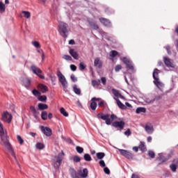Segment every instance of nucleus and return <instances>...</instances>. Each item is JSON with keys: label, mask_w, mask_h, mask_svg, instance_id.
Here are the masks:
<instances>
[{"label": "nucleus", "mask_w": 178, "mask_h": 178, "mask_svg": "<svg viewBox=\"0 0 178 178\" xmlns=\"http://www.w3.org/2000/svg\"><path fill=\"white\" fill-rule=\"evenodd\" d=\"M69 172L72 178H80L79 177V172H76L74 168H70Z\"/></svg>", "instance_id": "obj_18"}, {"label": "nucleus", "mask_w": 178, "mask_h": 178, "mask_svg": "<svg viewBox=\"0 0 178 178\" xmlns=\"http://www.w3.org/2000/svg\"><path fill=\"white\" fill-rule=\"evenodd\" d=\"M38 88L41 91L42 94H45L48 91V87L44 84L40 83L38 86Z\"/></svg>", "instance_id": "obj_23"}, {"label": "nucleus", "mask_w": 178, "mask_h": 178, "mask_svg": "<svg viewBox=\"0 0 178 178\" xmlns=\"http://www.w3.org/2000/svg\"><path fill=\"white\" fill-rule=\"evenodd\" d=\"M124 124H126V123L124 121H115L112 123L111 126L115 127V129L123 130V129H124Z\"/></svg>", "instance_id": "obj_9"}, {"label": "nucleus", "mask_w": 178, "mask_h": 178, "mask_svg": "<svg viewBox=\"0 0 178 178\" xmlns=\"http://www.w3.org/2000/svg\"><path fill=\"white\" fill-rule=\"evenodd\" d=\"M103 63L99 57H97L94 60V66L97 69H102Z\"/></svg>", "instance_id": "obj_14"}, {"label": "nucleus", "mask_w": 178, "mask_h": 178, "mask_svg": "<svg viewBox=\"0 0 178 178\" xmlns=\"http://www.w3.org/2000/svg\"><path fill=\"white\" fill-rule=\"evenodd\" d=\"M114 99L116 101L117 105L120 109H122V111H126V109H127V107L124 106L119 99L114 97Z\"/></svg>", "instance_id": "obj_20"}, {"label": "nucleus", "mask_w": 178, "mask_h": 178, "mask_svg": "<svg viewBox=\"0 0 178 178\" xmlns=\"http://www.w3.org/2000/svg\"><path fill=\"white\" fill-rule=\"evenodd\" d=\"M5 10H6V7L5 6V3L3 2L0 1V13H4Z\"/></svg>", "instance_id": "obj_34"}, {"label": "nucleus", "mask_w": 178, "mask_h": 178, "mask_svg": "<svg viewBox=\"0 0 178 178\" xmlns=\"http://www.w3.org/2000/svg\"><path fill=\"white\" fill-rule=\"evenodd\" d=\"M121 70H122V65H117L115 68V72H119Z\"/></svg>", "instance_id": "obj_61"}, {"label": "nucleus", "mask_w": 178, "mask_h": 178, "mask_svg": "<svg viewBox=\"0 0 178 178\" xmlns=\"http://www.w3.org/2000/svg\"><path fill=\"white\" fill-rule=\"evenodd\" d=\"M32 44L35 48H40V43L38 42L34 41Z\"/></svg>", "instance_id": "obj_58"}, {"label": "nucleus", "mask_w": 178, "mask_h": 178, "mask_svg": "<svg viewBox=\"0 0 178 178\" xmlns=\"http://www.w3.org/2000/svg\"><path fill=\"white\" fill-rule=\"evenodd\" d=\"M70 69L72 72H76L77 70V67L73 64L70 65Z\"/></svg>", "instance_id": "obj_60"}, {"label": "nucleus", "mask_w": 178, "mask_h": 178, "mask_svg": "<svg viewBox=\"0 0 178 178\" xmlns=\"http://www.w3.org/2000/svg\"><path fill=\"white\" fill-rule=\"evenodd\" d=\"M40 129H41V131L47 137H51V136H52V129H51V128L48 127L41 126Z\"/></svg>", "instance_id": "obj_8"}, {"label": "nucleus", "mask_w": 178, "mask_h": 178, "mask_svg": "<svg viewBox=\"0 0 178 178\" xmlns=\"http://www.w3.org/2000/svg\"><path fill=\"white\" fill-rule=\"evenodd\" d=\"M60 112L61 115H63L65 118H67V116H69V113H67V111H66V110L63 107H61L60 108Z\"/></svg>", "instance_id": "obj_33"}, {"label": "nucleus", "mask_w": 178, "mask_h": 178, "mask_svg": "<svg viewBox=\"0 0 178 178\" xmlns=\"http://www.w3.org/2000/svg\"><path fill=\"white\" fill-rule=\"evenodd\" d=\"M32 94L35 96V97H39V95H41V93L40 92V91L37 90L36 89H33L32 90Z\"/></svg>", "instance_id": "obj_47"}, {"label": "nucleus", "mask_w": 178, "mask_h": 178, "mask_svg": "<svg viewBox=\"0 0 178 178\" xmlns=\"http://www.w3.org/2000/svg\"><path fill=\"white\" fill-rule=\"evenodd\" d=\"M38 101H40V102H47V95H39L38 97Z\"/></svg>", "instance_id": "obj_35"}, {"label": "nucleus", "mask_w": 178, "mask_h": 178, "mask_svg": "<svg viewBox=\"0 0 178 178\" xmlns=\"http://www.w3.org/2000/svg\"><path fill=\"white\" fill-rule=\"evenodd\" d=\"M99 83H102L103 86H106V77L102 76L101 79H98Z\"/></svg>", "instance_id": "obj_45"}, {"label": "nucleus", "mask_w": 178, "mask_h": 178, "mask_svg": "<svg viewBox=\"0 0 178 178\" xmlns=\"http://www.w3.org/2000/svg\"><path fill=\"white\" fill-rule=\"evenodd\" d=\"M56 76L57 77H58V81L59 83H60L63 88V91H65V92H67L68 84L67 80H66V77H65V75H63V74H62V72L60 70L57 71Z\"/></svg>", "instance_id": "obj_3"}, {"label": "nucleus", "mask_w": 178, "mask_h": 178, "mask_svg": "<svg viewBox=\"0 0 178 178\" xmlns=\"http://www.w3.org/2000/svg\"><path fill=\"white\" fill-rule=\"evenodd\" d=\"M158 72H159V70L157 68H155L152 74L153 79L155 80V81L159 80Z\"/></svg>", "instance_id": "obj_28"}, {"label": "nucleus", "mask_w": 178, "mask_h": 178, "mask_svg": "<svg viewBox=\"0 0 178 178\" xmlns=\"http://www.w3.org/2000/svg\"><path fill=\"white\" fill-rule=\"evenodd\" d=\"M110 116L111 115L108 113L104 115L103 113H100L97 115V119H102V120H104L107 126L112 124V120L109 119Z\"/></svg>", "instance_id": "obj_5"}, {"label": "nucleus", "mask_w": 178, "mask_h": 178, "mask_svg": "<svg viewBox=\"0 0 178 178\" xmlns=\"http://www.w3.org/2000/svg\"><path fill=\"white\" fill-rule=\"evenodd\" d=\"M145 130L147 134H152V133H154V127L152 125H145Z\"/></svg>", "instance_id": "obj_25"}, {"label": "nucleus", "mask_w": 178, "mask_h": 178, "mask_svg": "<svg viewBox=\"0 0 178 178\" xmlns=\"http://www.w3.org/2000/svg\"><path fill=\"white\" fill-rule=\"evenodd\" d=\"M170 168L171 169L172 172H176L177 170V165L176 164H174L173 163L170 165Z\"/></svg>", "instance_id": "obj_42"}, {"label": "nucleus", "mask_w": 178, "mask_h": 178, "mask_svg": "<svg viewBox=\"0 0 178 178\" xmlns=\"http://www.w3.org/2000/svg\"><path fill=\"white\" fill-rule=\"evenodd\" d=\"M147 112V108L145 107H138L136 110V113L139 114V113H145Z\"/></svg>", "instance_id": "obj_27"}, {"label": "nucleus", "mask_w": 178, "mask_h": 178, "mask_svg": "<svg viewBox=\"0 0 178 178\" xmlns=\"http://www.w3.org/2000/svg\"><path fill=\"white\" fill-rule=\"evenodd\" d=\"M122 62L123 63H124V65H126L127 70H130L131 73H136V67H134V63H133V61H131L130 58L123 57Z\"/></svg>", "instance_id": "obj_4"}, {"label": "nucleus", "mask_w": 178, "mask_h": 178, "mask_svg": "<svg viewBox=\"0 0 178 178\" xmlns=\"http://www.w3.org/2000/svg\"><path fill=\"white\" fill-rule=\"evenodd\" d=\"M55 159H56L54 162V168L55 169H59L60 168V165L62 163V161H63V159L62 156H60V154H58L57 156H55Z\"/></svg>", "instance_id": "obj_10"}, {"label": "nucleus", "mask_w": 178, "mask_h": 178, "mask_svg": "<svg viewBox=\"0 0 178 178\" xmlns=\"http://www.w3.org/2000/svg\"><path fill=\"white\" fill-rule=\"evenodd\" d=\"M83 159L86 161V162H91V161H92V158H91V155L89 154H85L83 155Z\"/></svg>", "instance_id": "obj_32"}, {"label": "nucleus", "mask_w": 178, "mask_h": 178, "mask_svg": "<svg viewBox=\"0 0 178 178\" xmlns=\"http://www.w3.org/2000/svg\"><path fill=\"white\" fill-rule=\"evenodd\" d=\"M2 119L6 123H10L12 122V114L9 113V112H5L2 114Z\"/></svg>", "instance_id": "obj_12"}, {"label": "nucleus", "mask_w": 178, "mask_h": 178, "mask_svg": "<svg viewBox=\"0 0 178 178\" xmlns=\"http://www.w3.org/2000/svg\"><path fill=\"white\" fill-rule=\"evenodd\" d=\"M154 84L160 90V91H163V87H165V84L159 81V80L154 81Z\"/></svg>", "instance_id": "obj_21"}, {"label": "nucleus", "mask_w": 178, "mask_h": 178, "mask_svg": "<svg viewBox=\"0 0 178 178\" xmlns=\"http://www.w3.org/2000/svg\"><path fill=\"white\" fill-rule=\"evenodd\" d=\"M21 81L23 83L24 87L29 90L30 84H31V81L29 78H20Z\"/></svg>", "instance_id": "obj_16"}, {"label": "nucleus", "mask_w": 178, "mask_h": 178, "mask_svg": "<svg viewBox=\"0 0 178 178\" xmlns=\"http://www.w3.org/2000/svg\"><path fill=\"white\" fill-rule=\"evenodd\" d=\"M99 165L102 167V168H105V166H106V165L105 164V161L104 160H101L99 162Z\"/></svg>", "instance_id": "obj_59"}, {"label": "nucleus", "mask_w": 178, "mask_h": 178, "mask_svg": "<svg viewBox=\"0 0 178 178\" xmlns=\"http://www.w3.org/2000/svg\"><path fill=\"white\" fill-rule=\"evenodd\" d=\"M159 161H160V162H166L168 161V159H166V157H165V156H162L161 154H159Z\"/></svg>", "instance_id": "obj_39"}, {"label": "nucleus", "mask_w": 178, "mask_h": 178, "mask_svg": "<svg viewBox=\"0 0 178 178\" xmlns=\"http://www.w3.org/2000/svg\"><path fill=\"white\" fill-rule=\"evenodd\" d=\"M40 116L42 120H47L48 119V113L47 111H42Z\"/></svg>", "instance_id": "obj_31"}, {"label": "nucleus", "mask_w": 178, "mask_h": 178, "mask_svg": "<svg viewBox=\"0 0 178 178\" xmlns=\"http://www.w3.org/2000/svg\"><path fill=\"white\" fill-rule=\"evenodd\" d=\"M106 102L104 100H102L99 104H98V106H101L102 108H104V106H105L106 105Z\"/></svg>", "instance_id": "obj_57"}, {"label": "nucleus", "mask_w": 178, "mask_h": 178, "mask_svg": "<svg viewBox=\"0 0 178 178\" xmlns=\"http://www.w3.org/2000/svg\"><path fill=\"white\" fill-rule=\"evenodd\" d=\"M99 81H97V80H92V86L93 87H95L96 86H99Z\"/></svg>", "instance_id": "obj_56"}, {"label": "nucleus", "mask_w": 178, "mask_h": 178, "mask_svg": "<svg viewBox=\"0 0 178 178\" xmlns=\"http://www.w3.org/2000/svg\"><path fill=\"white\" fill-rule=\"evenodd\" d=\"M22 13L26 19H29V17L31 16V14L29 11H22Z\"/></svg>", "instance_id": "obj_48"}, {"label": "nucleus", "mask_w": 178, "mask_h": 178, "mask_svg": "<svg viewBox=\"0 0 178 178\" xmlns=\"http://www.w3.org/2000/svg\"><path fill=\"white\" fill-rule=\"evenodd\" d=\"M17 141L19 143L20 145H22V144L24 143V140H23V138H22V136H20L19 135L17 136Z\"/></svg>", "instance_id": "obj_50"}, {"label": "nucleus", "mask_w": 178, "mask_h": 178, "mask_svg": "<svg viewBox=\"0 0 178 178\" xmlns=\"http://www.w3.org/2000/svg\"><path fill=\"white\" fill-rule=\"evenodd\" d=\"M172 162V163L176 165L177 168H178V159H174Z\"/></svg>", "instance_id": "obj_62"}, {"label": "nucleus", "mask_w": 178, "mask_h": 178, "mask_svg": "<svg viewBox=\"0 0 178 178\" xmlns=\"http://www.w3.org/2000/svg\"><path fill=\"white\" fill-rule=\"evenodd\" d=\"M38 108L39 111H45V109H48V105L44 103H39Z\"/></svg>", "instance_id": "obj_26"}, {"label": "nucleus", "mask_w": 178, "mask_h": 178, "mask_svg": "<svg viewBox=\"0 0 178 178\" xmlns=\"http://www.w3.org/2000/svg\"><path fill=\"white\" fill-rule=\"evenodd\" d=\"M73 91L76 94V95H80L81 94V90L77 88V85H74Z\"/></svg>", "instance_id": "obj_29"}, {"label": "nucleus", "mask_w": 178, "mask_h": 178, "mask_svg": "<svg viewBox=\"0 0 178 178\" xmlns=\"http://www.w3.org/2000/svg\"><path fill=\"white\" fill-rule=\"evenodd\" d=\"M91 101H94L95 102V101H101V98L92 97Z\"/></svg>", "instance_id": "obj_63"}, {"label": "nucleus", "mask_w": 178, "mask_h": 178, "mask_svg": "<svg viewBox=\"0 0 178 178\" xmlns=\"http://www.w3.org/2000/svg\"><path fill=\"white\" fill-rule=\"evenodd\" d=\"M96 156L98 159H104V158H105V153L98 152L97 153Z\"/></svg>", "instance_id": "obj_36"}, {"label": "nucleus", "mask_w": 178, "mask_h": 178, "mask_svg": "<svg viewBox=\"0 0 178 178\" xmlns=\"http://www.w3.org/2000/svg\"><path fill=\"white\" fill-rule=\"evenodd\" d=\"M31 70H32L33 73L34 74H36V76H38V77H40V79H42V80H44L45 79V76L42 74H41L42 73V70H41V69H40V67L32 65L31 66Z\"/></svg>", "instance_id": "obj_6"}, {"label": "nucleus", "mask_w": 178, "mask_h": 178, "mask_svg": "<svg viewBox=\"0 0 178 178\" xmlns=\"http://www.w3.org/2000/svg\"><path fill=\"white\" fill-rule=\"evenodd\" d=\"M70 79H71L72 81H73V83H76V81H77V78L73 74H71Z\"/></svg>", "instance_id": "obj_55"}, {"label": "nucleus", "mask_w": 178, "mask_h": 178, "mask_svg": "<svg viewBox=\"0 0 178 178\" xmlns=\"http://www.w3.org/2000/svg\"><path fill=\"white\" fill-rule=\"evenodd\" d=\"M124 136H127V137L131 136V131L130 129H127L124 132Z\"/></svg>", "instance_id": "obj_51"}, {"label": "nucleus", "mask_w": 178, "mask_h": 178, "mask_svg": "<svg viewBox=\"0 0 178 178\" xmlns=\"http://www.w3.org/2000/svg\"><path fill=\"white\" fill-rule=\"evenodd\" d=\"M70 55L72 56L76 60H79V54H77V51L74 50V49H70L69 50Z\"/></svg>", "instance_id": "obj_22"}, {"label": "nucleus", "mask_w": 178, "mask_h": 178, "mask_svg": "<svg viewBox=\"0 0 178 178\" xmlns=\"http://www.w3.org/2000/svg\"><path fill=\"white\" fill-rule=\"evenodd\" d=\"M164 49H166L168 55H172V50H170V45L167 44L164 47Z\"/></svg>", "instance_id": "obj_43"}, {"label": "nucleus", "mask_w": 178, "mask_h": 178, "mask_svg": "<svg viewBox=\"0 0 178 178\" xmlns=\"http://www.w3.org/2000/svg\"><path fill=\"white\" fill-rule=\"evenodd\" d=\"M35 147L38 149H44V145L41 143H36Z\"/></svg>", "instance_id": "obj_44"}, {"label": "nucleus", "mask_w": 178, "mask_h": 178, "mask_svg": "<svg viewBox=\"0 0 178 178\" xmlns=\"http://www.w3.org/2000/svg\"><path fill=\"white\" fill-rule=\"evenodd\" d=\"M118 151L122 156L127 158V159H133V154L130 152L129 150L118 149Z\"/></svg>", "instance_id": "obj_7"}, {"label": "nucleus", "mask_w": 178, "mask_h": 178, "mask_svg": "<svg viewBox=\"0 0 178 178\" xmlns=\"http://www.w3.org/2000/svg\"><path fill=\"white\" fill-rule=\"evenodd\" d=\"M30 111L32 113L34 119L38 120V119H40V117L38 116V115H40V111H38L34 106H30Z\"/></svg>", "instance_id": "obj_13"}, {"label": "nucleus", "mask_w": 178, "mask_h": 178, "mask_svg": "<svg viewBox=\"0 0 178 178\" xmlns=\"http://www.w3.org/2000/svg\"><path fill=\"white\" fill-rule=\"evenodd\" d=\"M163 62L165 66H167V67H175V66L173 65V63H172V61H170V58L164 56Z\"/></svg>", "instance_id": "obj_19"}, {"label": "nucleus", "mask_w": 178, "mask_h": 178, "mask_svg": "<svg viewBox=\"0 0 178 178\" xmlns=\"http://www.w3.org/2000/svg\"><path fill=\"white\" fill-rule=\"evenodd\" d=\"M90 108L92 111H95V109H97V103L95 101H92L90 103Z\"/></svg>", "instance_id": "obj_40"}, {"label": "nucleus", "mask_w": 178, "mask_h": 178, "mask_svg": "<svg viewBox=\"0 0 178 178\" xmlns=\"http://www.w3.org/2000/svg\"><path fill=\"white\" fill-rule=\"evenodd\" d=\"M111 91H112L113 95H115V97H119V96L120 95V92L115 88H113L111 90Z\"/></svg>", "instance_id": "obj_37"}, {"label": "nucleus", "mask_w": 178, "mask_h": 178, "mask_svg": "<svg viewBox=\"0 0 178 178\" xmlns=\"http://www.w3.org/2000/svg\"><path fill=\"white\" fill-rule=\"evenodd\" d=\"M88 22L92 30H98V29H99V26H98V24H97V21L95 19H88Z\"/></svg>", "instance_id": "obj_15"}, {"label": "nucleus", "mask_w": 178, "mask_h": 178, "mask_svg": "<svg viewBox=\"0 0 178 178\" xmlns=\"http://www.w3.org/2000/svg\"><path fill=\"white\" fill-rule=\"evenodd\" d=\"M131 178H141V177H140V176H138V175H137L136 174H132Z\"/></svg>", "instance_id": "obj_64"}, {"label": "nucleus", "mask_w": 178, "mask_h": 178, "mask_svg": "<svg viewBox=\"0 0 178 178\" xmlns=\"http://www.w3.org/2000/svg\"><path fill=\"white\" fill-rule=\"evenodd\" d=\"M76 151L78 152V154H83V152H84V148L80 146H76Z\"/></svg>", "instance_id": "obj_38"}, {"label": "nucleus", "mask_w": 178, "mask_h": 178, "mask_svg": "<svg viewBox=\"0 0 178 178\" xmlns=\"http://www.w3.org/2000/svg\"><path fill=\"white\" fill-rule=\"evenodd\" d=\"M139 149H140L142 152H145V151H147V147H145V143L144 142H140Z\"/></svg>", "instance_id": "obj_30"}, {"label": "nucleus", "mask_w": 178, "mask_h": 178, "mask_svg": "<svg viewBox=\"0 0 178 178\" xmlns=\"http://www.w3.org/2000/svg\"><path fill=\"white\" fill-rule=\"evenodd\" d=\"M0 137H1V145L5 147L6 149H8V152L11 154L12 156H13L17 165L20 168V164L19 163V161H17V158L16 157V153L13 150L12 147V145L10 142H9V136H8V133L3 130V124L0 122Z\"/></svg>", "instance_id": "obj_1"}, {"label": "nucleus", "mask_w": 178, "mask_h": 178, "mask_svg": "<svg viewBox=\"0 0 178 178\" xmlns=\"http://www.w3.org/2000/svg\"><path fill=\"white\" fill-rule=\"evenodd\" d=\"M105 13H106V15H112V13H115V11L110 8H106L105 9Z\"/></svg>", "instance_id": "obj_41"}, {"label": "nucleus", "mask_w": 178, "mask_h": 178, "mask_svg": "<svg viewBox=\"0 0 178 178\" xmlns=\"http://www.w3.org/2000/svg\"><path fill=\"white\" fill-rule=\"evenodd\" d=\"M63 58L65 60H72V56H70L69 55H64Z\"/></svg>", "instance_id": "obj_54"}, {"label": "nucleus", "mask_w": 178, "mask_h": 178, "mask_svg": "<svg viewBox=\"0 0 178 178\" xmlns=\"http://www.w3.org/2000/svg\"><path fill=\"white\" fill-rule=\"evenodd\" d=\"M104 172L106 175H111V170L108 167H104Z\"/></svg>", "instance_id": "obj_53"}, {"label": "nucleus", "mask_w": 178, "mask_h": 178, "mask_svg": "<svg viewBox=\"0 0 178 178\" xmlns=\"http://www.w3.org/2000/svg\"><path fill=\"white\" fill-rule=\"evenodd\" d=\"M78 175L83 178L87 177L88 176V169L83 168L82 171L81 170H78Z\"/></svg>", "instance_id": "obj_17"}, {"label": "nucleus", "mask_w": 178, "mask_h": 178, "mask_svg": "<svg viewBox=\"0 0 178 178\" xmlns=\"http://www.w3.org/2000/svg\"><path fill=\"white\" fill-rule=\"evenodd\" d=\"M72 159H73L74 162H76V163H77L81 161V159L77 155L74 156Z\"/></svg>", "instance_id": "obj_46"}, {"label": "nucleus", "mask_w": 178, "mask_h": 178, "mask_svg": "<svg viewBox=\"0 0 178 178\" xmlns=\"http://www.w3.org/2000/svg\"><path fill=\"white\" fill-rule=\"evenodd\" d=\"M86 69V65L84 63H79V70H84Z\"/></svg>", "instance_id": "obj_52"}, {"label": "nucleus", "mask_w": 178, "mask_h": 178, "mask_svg": "<svg viewBox=\"0 0 178 178\" xmlns=\"http://www.w3.org/2000/svg\"><path fill=\"white\" fill-rule=\"evenodd\" d=\"M67 27H69V25L63 22H59L58 31L60 35H61V37H63V38H67V33H69Z\"/></svg>", "instance_id": "obj_2"}, {"label": "nucleus", "mask_w": 178, "mask_h": 178, "mask_svg": "<svg viewBox=\"0 0 178 178\" xmlns=\"http://www.w3.org/2000/svg\"><path fill=\"white\" fill-rule=\"evenodd\" d=\"M99 22L102 23V24H104L105 27H108L109 29L112 28V22H111V20L106 18L100 17Z\"/></svg>", "instance_id": "obj_11"}, {"label": "nucleus", "mask_w": 178, "mask_h": 178, "mask_svg": "<svg viewBox=\"0 0 178 178\" xmlns=\"http://www.w3.org/2000/svg\"><path fill=\"white\" fill-rule=\"evenodd\" d=\"M119 55V52H118L115 50H112L111 51H110L109 54V59L110 60H113L114 58H116V56H118Z\"/></svg>", "instance_id": "obj_24"}, {"label": "nucleus", "mask_w": 178, "mask_h": 178, "mask_svg": "<svg viewBox=\"0 0 178 178\" xmlns=\"http://www.w3.org/2000/svg\"><path fill=\"white\" fill-rule=\"evenodd\" d=\"M148 155L152 159L155 158V152H154V151H152V150H149L148 151Z\"/></svg>", "instance_id": "obj_49"}]
</instances>
